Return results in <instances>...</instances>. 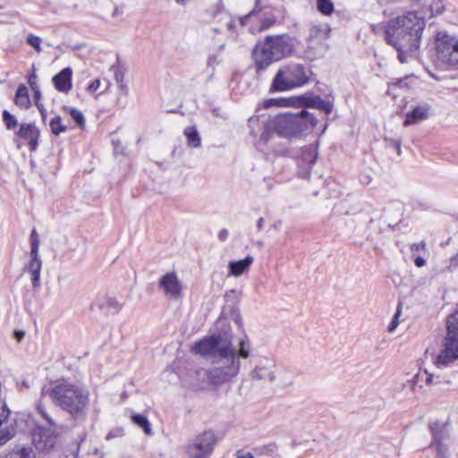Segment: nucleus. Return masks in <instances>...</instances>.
<instances>
[{"label":"nucleus","instance_id":"f257e3e1","mask_svg":"<svg viewBox=\"0 0 458 458\" xmlns=\"http://www.w3.org/2000/svg\"><path fill=\"white\" fill-rule=\"evenodd\" d=\"M250 349L247 337L239 341L238 349L230 339L220 335L203 338L194 344L192 351L208 357L211 367L197 370V379L216 387L232 382L240 372V359H248Z\"/></svg>","mask_w":458,"mask_h":458},{"label":"nucleus","instance_id":"f03ea898","mask_svg":"<svg viewBox=\"0 0 458 458\" xmlns=\"http://www.w3.org/2000/svg\"><path fill=\"white\" fill-rule=\"evenodd\" d=\"M424 29V18L411 11L387 22L385 38L387 44L397 51L401 63H406L408 56L419 49Z\"/></svg>","mask_w":458,"mask_h":458},{"label":"nucleus","instance_id":"7ed1b4c3","mask_svg":"<svg viewBox=\"0 0 458 458\" xmlns=\"http://www.w3.org/2000/svg\"><path fill=\"white\" fill-rule=\"evenodd\" d=\"M42 394L48 395L53 403L67 412L75 421H84L89 404V391L80 384L61 379L42 389Z\"/></svg>","mask_w":458,"mask_h":458},{"label":"nucleus","instance_id":"20e7f679","mask_svg":"<svg viewBox=\"0 0 458 458\" xmlns=\"http://www.w3.org/2000/svg\"><path fill=\"white\" fill-rule=\"evenodd\" d=\"M294 49V38L287 34L267 36L252 51L257 72L264 71L274 62L291 55Z\"/></svg>","mask_w":458,"mask_h":458},{"label":"nucleus","instance_id":"39448f33","mask_svg":"<svg viewBox=\"0 0 458 458\" xmlns=\"http://www.w3.org/2000/svg\"><path fill=\"white\" fill-rule=\"evenodd\" d=\"M317 123L312 114L306 110L299 113H283L276 115L272 122L274 131L286 139L297 137L301 133L311 131Z\"/></svg>","mask_w":458,"mask_h":458},{"label":"nucleus","instance_id":"423d86ee","mask_svg":"<svg viewBox=\"0 0 458 458\" xmlns=\"http://www.w3.org/2000/svg\"><path fill=\"white\" fill-rule=\"evenodd\" d=\"M310 72L298 63H289L280 67L270 86V92L286 91L301 87L310 81Z\"/></svg>","mask_w":458,"mask_h":458},{"label":"nucleus","instance_id":"0eeeda50","mask_svg":"<svg viewBox=\"0 0 458 458\" xmlns=\"http://www.w3.org/2000/svg\"><path fill=\"white\" fill-rule=\"evenodd\" d=\"M436 55L434 62L437 66L445 70L458 68V38L445 30L438 31L435 38Z\"/></svg>","mask_w":458,"mask_h":458},{"label":"nucleus","instance_id":"6e6552de","mask_svg":"<svg viewBox=\"0 0 458 458\" xmlns=\"http://www.w3.org/2000/svg\"><path fill=\"white\" fill-rule=\"evenodd\" d=\"M447 335L444 349L437 356L435 364L446 367L458 359V310L447 318Z\"/></svg>","mask_w":458,"mask_h":458},{"label":"nucleus","instance_id":"1a4fd4ad","mask_svg":"<svg viewBox=\"0 0 458 458\" xmlns=\"http://www.w3.org/2000/svg\"><path fill=\"white\" fill-rule=\"evenodd\" d=\"M216 441L214 431L205 430L189 440L185 446V453L189 458H209Z\"/></svg>","mask_w":458,"mask_h":458},{"label":"nucleus","instance_id":"9d476101","mask_svg":"<svg viewBox=\"0 0 458 458\" xmlns=\"http://www.w3.org/2000/svg\"><path fill=\"white\" fill-rule=\"evenodd\" d=\"M276 363L274 359L267 356H259L255 360L253 368L249 373V377L253 381H264L269 384L276 382Z\"/></svg>","mask_w":458,"mask_h":458},{"label":"nucleus","instance_id":"9b49d317","mask_svg":"<svg viewBox=\"0 0 458 458\" xmlns=\"http://www.w3.org/2000/svg\"><path fill=\"white\" fill-rule=\"evenodd\" d=\"M318 157V152L314 146L309 145L301 148L297 156L298 175L307 179L310 175L311 168Z\"/></svg>","mask_w":458,"mask_h":458},{"label":"nucleus","instance_id":"f8f14e48","mask_svg":"<svg viewBox=\"0 0 458 458\" xmlns=\"http://www.w3.org/2000/svg\"><path fill=\"white\" fill-rule=\"evenodd\" d=\"M330 28L327 24L314 25L310 28L308 38V51L316 55L319 48H323V42L329 37Z\"/></svg>","mask_w":458,"mask_h":458},{"label":"nucleus","instance_id":"ddd939ff","mask_svg":"<svg viewBox=\"0 0 458 458\" xmlns=\"http://www.w3.org/2000/svg\"><path fill=\"white\" fill-rule=\"evenodd\" d=\"M165 296L177 300L182 296V285L175 272H169L164 275L158 283Z\"/></svg>","mask_w":458,"mask_h":458},{"label":"nucleus","instance_id":"4468645a","mask_svg":"<svg viewBox=\"0 0 458 458\" xmlns=\"http://www.w3.org/2000/svg\"><path fill=\"white\" fill-rule=\"evenodd\" d=\"M432 106L428 102H420L412 107V109L406 114L405 120L403 121L404 126L416 124L421 121L428 119L431 114Z\"/></svg>","mask_w":458,"mask_h":458},{"label":"nucleus","instance_id":"2eb2a0df","mask_svg":"<svg viewBox=\"0 0 458 458\" xmlns=\"http://www.w3.org/2000/svg\"><path fill=\"white\" fill-rule=\"evenodd\" d=\"M318 96H302L299 98L297 100L293 98H278V99H269L266 103V106L268 107L272 104L280 106H288L295 105V102H298V105L306 106V107H313L316 108L317 103L318 101Z\"/></svg>","mask_w":458,"mask_h":458},{"label":"nucleus","instance_id":"dca6fc26","mask_svg":"<svg viewBox=\"0 0 458 458\" xmlns=\"http://www.w3.org/2000/svg\"><path fill=\"white\" fill-rule=\"evenodd\" d=\"M17 135L28 142L31 151L37 149L40 131L34 123H21Z\"/></svg>","mask_w":458,"mask_h":458},{"label":"nucleus","instance_id":"f3484780","mask_svg":"<svg viewBox=\"0 0 458 458\" xmlns=\"http://www.w3.org/2000/svg\"><path fill=\"white\" fill-rule=\"evenodd\" d=\"M42 260L38 252L30 253V261L26 264L25 269L31 275V284L34 288L40 286V272Z\"/></svg>","mask_w":458,"mask_h":458},{"label":"nucleus","instance_id":"a211bd4d","mask_svg":"<svg viewBox=\"0 0 458 458\" xmlns=\"http://www.w3.org/2000/svg\"><path fill=\"white\" fill-rule=\"evenodd\" d=\"M72 69L66 67L53 77L54 85L58 91L67 93L72 89Z\"/></svg>","mask_w":458,"mask_h":458},{"label":"nucleus","instance_id":"6ab92c4d","mask_svg":"<svg viewBox=\"0 0 458 458\" xmlns=\"http://www.w3.org/2000/svg\"><path fill=\"white\" fill-rule=\"evenodd\" d=\"M252 263L253 258L250 255H248L247 257H245V259L241 260L230 261L228 266L230 274L234 276H240L249 270Z\"/></svg>","mask_w":458,"mask_h":458},{"label":"nucleus","instance_id":"aec40b11","mask_svg":"<svg viewBox=\"0 0 458 458\" xmlns=\"http://www.w3.org/2000/svg\"><path fill=\"white\" fill-rule=\"evenodd\" d=\"M277 377L276 382L274 383L276 387L286 390L293 386L294 383V374L293 372L287 369H281L278 371L276 369Z\"/></svg>","mask_w":458,"mask_h":458},{"label":"nucleus","instance_id":"412c9836","mask_svg":"<svg viewBox=\"0 0 458 458\" xmlns=\"http://www.w3.org/2000/svg\"><path fill=\"white\" fill-rule=\"evenodd\" d=\"M187 145L191 148H199L201 145V138L195 126H188L184 129Z\"/></svg>","mask_w":458,"mask_h":458},{"label":"nucleus","instance_id":"4be33fe9","mask_svg":"<svg viewBox=\"0 0 458 458\" xmlns=\"http://www.w3.org/2000/svg\"><path fill=\"white\" fill-rule=\"evenodd\" d=\"M428 9L432 14H439L444 11L443 0H411Z\"/></svg>","mask_w":458,"mask_h":458},{"label":"nucleus","instance_id":"5701e85b","mask_svg":"<svg viewBox=\"0 0 458 458\" xmlns=\"http://www.w3.org/2000/svg\"><path fill=\"white\" fill-rule=\"evenodd\" d=\"M15 104L21 108H28L30 105V100L28 89L24 85H20L16 90Z\"/></svg>","mask_w":458,"mask_h":458},{"label":"nucleus","instance_id":"b1692460","mask_svg":"<svg viewBox=\"0 0 458 458\" xmlns=\"http://www.w3.org/2000/svg\"><path fill=\"white\" fill-rule=\"evenodd\" d=\"M131 421L139 428H140L146 435H152L151 425L147 417L141 414H133L131 416Z\"/></svg>","mask_w":458,"mask_h":458},{"label":"nucleus","instance_id":"393cba45","mask_svg":"<svg viewBox=\"0 0 458 458\" xmlns=\"http://www.w3.org/2000/svg\"><path fill=\"white\" fill-rule=\"evenodd\" d=\"M36 437H37L34 436L33 442L35 443L36 448L38 449L39 451L48 452L50 449L53 448V446L55 445V437H50V436H46L45 442L42 441L43 435L40 434L38 436L39 440H37Z\"/></svg>","mask_w":458,"mask_h":458},{"label":"nucleus","instance_id":"a878e982","mask_svg":"<svg viewBox=\"0 0 458 458\" xmlns=\"http://www.w3.org/2000/svg\"><path fill=\"white\" fill-rule=\"evenodd\" d=\"M438 427L439 425L437 422L429 424V429L433 436V440L430 444V446H435L437 450L439 445H443L442 440L444 438V434L442 430L438 429Z\"/></svg>","mask_w":458,"mask_h":458},{"label":"nucleus","instance_id":"bb28decb","mask_svg":"<svg viewBox=\"0 0 458 458\" xmlns=\"http://www.w3.org/2000/svg\"><path fill=\"white\" fill-rule=\"evenodd\" d=\"M4 458H34L30 448H18L7 453Z\"/></svg>","mask_w":458,"mask_h":458},{"label":"nucleus","instance_id":"cd10ccee","mask_svg":"<svg viewBox=\"0 0 458 458\" xmlns=\"http://www.w3.org/2000/svg\"><path fill=\"white\" fill-rule=\"evenodd\" d=\"M317 9L323 15L329 16L335 11V5L331 0H317Z\"/></svg>","mask_w":458,"mask_h":458},{"label":"nucleus","instance_id":"c85d7f7f","mask_svg":"<svg viewBox=\"0 0 458 458\" xmlns=\"http://www.w3.org/2000/svg\"><path fill=\"white\" fill-rule=\"evenodd\" d=\"M49 127L51 132L55 135H59L60 133L64 132L67 129L66 125L63 123L62 118L59 115H55L51 119Z\"/></svg>","mask_w":458,"mask_h":458},{"label":"nucleus","instance_id":"c756f323","mask_svg":"<svg viewBox=\"0 0 458 458\" xmlns=\"http://www.w3.org/2000/svg\"><path fill=\"white\" fill-rule=\"evenodd\" d=\"M277 447L275 443H270L265 445L258 446L253 448V454L257 456L262 455H271L275 452H276Z\"/></svg>","mask_w":458,"mask_h":458},{"label":"nucleus","instance_id":"7c9ffc66","mask_svg":"<svg viewBox=\"0 0 458 458\" xmlns=\"http://www.w3.org/2000/svg\"><path fill=\"white\" fill-rule=\"evenodd\" d=\"M65 110L80 128H83L85 126V118L80 110L74 107H67Z\"/></svg>","mask_w":458,"mask_h":458},{"label":"nucleus","instance_id":"2f4dec72","mask_svg":"<svg viewBox=\"0 0 458 458\" xmlns=\"http://www.w3.org/2000/svg\"><path fill=\"white\" fill-rule=\"evenodd\" d=\"M2 117H3L4 123L8 130H13L17 126V124H18L17 119L7 110L3 111Z\"/></svg>","mask_w":458,"mask_h":458},{"label":"nucleus","instance_id":"473e14b6","mask_svg":"<svg viewBox=\"0 0 458 458\" xmlns=\"http://www.w3.org/2000/svg\"><path fill=\"white\" fill-rule=\"evenodd\" d=\"M30 241V252H38L40 241H39L38 232L35 228H33L31 230Z\"/></svg>","mask_w":458,"mask_h":458},{"label":"nucleus","instance_id":"72a5a7b5","mask_svg":"<svg viewBox=\"0 0 458 458\" xmlns=\"http://www.w3.org/2000/svg\"><path fill=\"white\" fill-rule=\"evenodd\" d=\"M402 313V304L399 303L398 306H397V309H396V311L394 313V318H392V321L390 322V324L388 325V331L389 332H394L396 327H398L399 325V317Z\"/></svg>","mask_w":458,"mask_h":458},{"label":"nucleus","instance_id":"f704fd0d","mask_svg":"<svg viewBox=\"0 0 458 458\" xmlns=\"http://www.w3.org/2000/svg\"><path fill=\"white\" fill-rule=\"evenodd\" d=\"M27 43L31 46L38 53L41 52V38L39 37L30 34L27 38Z\"/></svg>","mask_w":458,"mask_h":458},{"label":"nucleus","instance_id":"c9c22d12","mask_svg":"<svg viewBox=\"0 0 458 458\" xmlns=\"http://www.w3.org/2000/svg\"><path fill=\"white\" fill-rule=\"evenodd\" d=\"M316 108L329 114L333 110V105L329 101L323 100L319 98Z\"/></svg>","mask_w":458,"mask_h":458},{"label":"nucleus","instance_id":"e433bc0d","mask_svg":"<svg viewBox=\"0 0 458 458\" xmlns=\"http://www.w3.org/2000/svg\"><path fill=\"white\" fill-rule=\"evenodd\" d=\"M264 9V7L261 5V0H255V5L253 10L247 15L241 18L240 21L242 25L245 24V21L249 19L250 16L253 15L256 13H259Z\"/></svg>","mask_w":458,"mask_h":458},{"label":"nucleus","instance_id":"4c0bfd02","mask_svg":"<svg viewBox=\"0 0 458 458\" xmlns=\"http://www.w3.org/2000/svg\"><path fill=\"white\" fill-rule=\"evenodd\" d=\"M111 69L114 72V77L117 83L123 82L124 80V72L120 66L113 65Z\"/></svg>","mask_w":458,"mask_h":458},{"label":"nucleus","instance_id":"58836bf2","mask_svg":"<svg viewBox=\"0 0 458 458\" xmlns=\"http://www.w3.org/2000/svg\"><path fill=\"white\" fill-rule=\"evenodd\" d=\"M425 377V382L427 384H431L432 380H433V375L432 374H428L427 372V370H425L423 373H418L415 375L414 377V380H415V383L419 382L420 380H423Z\"/></svg>","mask_w":458,"mask_h":458},{"label":"nucleus","instance_id":"ea45409f","mask_svg":"<svg viewBox=\"0 0 458 458\" xmlns=\"http://www.w3.org/2000/svg\"><path fill=\"white\" fill-rule=\"evenodd\" d=\"M275 23H276V18L275 17H267V18H265V19H263L261 21L260 30H267L268 28H270Z\"/></svg>","mask_w":458,"mask_h":458},{"label":"nucleus","instance_id":"a19ab883","mask_svg":"<svg viewBox=\"0 0 458 458\" xmlns=\"http://www.w3.org/2000/svg\"><path fill=\"white\" fill-rule=\"evenodd\" d=\"M437 458H448L447 449L444 445H439L437 450Z\"/></svg>","mask_w":458,"mask_h":458},{"label":"nucleus","instance_id":"79ce46f5","mask_svg":"<svg viewBox=\"0 0 458 458\" xmlns=\"http://www.w3.org/2000/svg\"><path fill=\"white\" fill-rule=\"evenodd\" d=\"M100 81L98 79L94 80L87 88L89 93H94L99 89Z\"/></svg>","mask_w":458,"mask_h":458},{"label":"nucleus","instance_id":"37998d69","mask_svg":"<svg viewBox=\"0 0 458 458\" xmlns=\"http://www.w3.org/2000/svg\"><path fill=\"white\" fill-rule=\"evenodd\" d=\"M117 85L120 94L123 97H127L129 94L128 86L124 82L117 83Z\"/></svg>","mask_w":458,"mask_h":458},{"label":"nucleus","instance_id":"c03bdc74","mask_svg":"<svg viewBox=\"0 0 458 458\" xmlns=\"http://www.w3.org/2000/svg\"><path fill=\"white\" fill-rule=\"evenodd\" d=\"M236 458H255V456L253 453L240 450L236 452Z\"/></svg>","mask_w":458,"mask_h":458},{"label":"nucleus","instance_id":"a18cd8bd","mask_svg":"<svg viewBox=\"0 0 458 458\" xmlns=\"http://www.w3.org/2000/svg\"><path fill=\"white\" fill-rule=\"evenodd\" d=\"M29 84L32 90H36L38 88L37 84V76L34 73L29 77Z\"/></svg>","mask_w":458,"mask_h":458},{"label":"nucleus","instance_id":"49530a36","mask_svg":"<svg viewBox=\"0 0 458 458\" xmlns=\"http://www.w3.org/2000/svg\"><path fill=\"white\" fill-rule=\"evenodd\" d=\"M36 106L41 114L42 120L45 122L47 118V111L44 108L43 104H41L39 101H36Z\"/></svg>","mask_w":458,"mask_h":458},{"label":"nucleus","instance_id":"de8ad7c7","mask_svg":"<svg viewBox=\"0 0 458 458\" xmlns=\"http://www.w3.org/2000/svg\"><path fill=\"white\" fill-rule=\"evenodd\" d=\"M217 64H218V60L215 55H211L208 56V61H207L208 66L214 67Z\"/></svg>","mask_w":458,"mask_h":458},{"label":"nucleus","instance_id":"09e8293b","mask_svg":"<svg viewBox=\"0 0 458 458\" xmlns=\"http://www.w3.org/2000/svg\"><path fill=\"white\" fill-rule=\"evenodd\" d=\"M386 140H388V139H385ZM391 144L396 148L397 153H401V140H389Z\"/></svg>","mask_w":458,"mask_h":458},{"label":"nucleus","instance_id":"8fccbe9b","mask_svg":"<svg viewBox=\"0 0 458 458\" xmlns=\"http://www.w3.org/2000/svg\"><path fill=\"white\" fill-rule=\"evenodd\" d=\"M218 239L221 241V242H225L226 241L227 237H228V231L226 229H221L218 233V235H217Z\"/></svg>","mask_w":458,"mask_h":458},{"label":"nucleus","instance_id":"3c124183","mask_svg":"<svg viewBox=\"0 0 458 458\" xmlns=\"http://www.w3.org/2000/svg\"><path fill=\"white\" fill-rule=\"evenodd\" d=\"M425 246H426V243H425V242H423V241H422V242H419V243H413V244L411 246V250L412 251H414V250H423V249H425Z\"/></svg>","mask_w":458,"mask_h":458},{"label":"nucleus","instance_id":"603ef678","mask_svg":"<svg viewBox=\"0 0 458 458\" xmlns=\"http://www.w3.org/2000/svg\"><path fill=\"white\" fill-rule=\"evenodd\" d=\"M13 437V433L6 432L5 434H2L0 436V445H4L6 441H8Z\"/></svg>","mask_w":458,"mask_h":458},{"label":"nucleus","instance_id":"864d4df0","mask_svg":"<svg viewBox=\"0 0 458 458\" xmlns=\"http://www.w3.org/2000/svg\"><path fill=\"white\" fill-rule=\"evenodd\" d=\"M107 303H108V306L114 308L115 310H120V305L119 303L116 301V300L113 299V298H109L107 300Z\"/></svg>","mask_w":458,"mask_h":458},{"label":"nucleus","instance_id":"5fc2aeb1","mask_svg":"<svg viewBox=\"0 0 458 458\" xmlns=\"http://www.w3.org/2000/svg\"><path fill=\"white\" fill-rule=\"evenodd\" d=\"M386 25H382V24H377V25H373L372 26V30L376 33V34H378L381 30L385 33V29H386Z\"/></svg>","mask_w":458,"mask_h":458},{"label":"nucleus","instance_id":"6e6d98bb","mask_svg":"<svg viewBox=\"0 0 458 458\" xmlns=\"http://www.w3.org/2000/svg\"><path fill=\"white\" fill-rule=\"evenodd\" d=\"M9 413V410H3L2 413L0 414V428L2 427L4 421L7 419Z\"/></svg>","mask_w":458,"mask_h":458},{"label":"nucleus","instance_id":"4d7b16f0","mask_svg":"<svg viewBox=\"0 0 458 458\" xmlns=\"http://www.w3.org/2000/svg\"><path fill=\"white\" fill-rule=\"evenodd\" d=\"M414 263L418 267H421L426 264V260L423 258L418 256L414 259Z\"/></svg>","mask_w":458,"mask_h":458},{"label":"nucleus","instance_id":"13d9d810","mask_svg":"<svg viewBox=\"0 0 458 458\" xmlns=\"http://www.w3.org/2000/svg\"><path fill=\"white\" fill-rule=\"evenodd\" d=\"M24 331L21 330H16L14 331V337L18 342H21L24 337Z\"/></svg>","mask_w":458,"mask_h":458},{"label":"nucleus","instance_id":"bf43d9fd","mask_svg":"<svg viewBox=\"0 0 458 458\" xmlns=\"http://www.w3.org/2000/svg\"><path fill=\"white\" fill-rule=\"evenodd\" d=\"M42 417H43V418L47 421V423H48L50 426H52V427L55 428V426H56L55 422V421L53 420V419H52V418L47 414V413H45V414H43V415H42Z\"/></svg>","mask_w":458,"mask_h":458},{"label":"nucleus","instance_id":"052dcab7","mask_svg":"<svg viewBox=\"0 0 458 458\" xmlns=\"http://www.w3.org/2000/svg\"><path fill=\"white\" fill-rule=\"evenodd\" d=\"M42 417H43V418L47 421V423H48L50 426H52V427L55 428V426H56L55 422V421L53 420V419H52V418L47 414V413H45V414H43V415H42Z\"/></svg>","mask_w":458,"mask_h":458},{"label":"nucleus","instance_id":"680f3d73","mask_svg":"<svg viewBox=\"0 0 458 458\" xmlns=\"http://www.w3.org/2000/svg\"><path fill=\"white\" fill-rule=\"evenodd\" d=\"M264 218L263 217H259L258 222H257V228L258 230H262L263 226H264Z\"/></svg>","mask_w":458,"mask_h":458},{"label":"nucleus","instance_id":"e2e57ef3","mask_svg":"<svg viewBox=\"0 0 458 458\" xmlns=\"http://www.w3.org/2000/svg\"><path fill=\"white\" fill-rule=\"evenodd\" d=\"M38 411L41 415L47 413L46 408L41 404H38Z\"/></svg>","mask_w":458,"mask_h":458},{"label":"nucleus","instance_id":"0e129e2a","mask_svg":"<svg viewBox=\"0 0 458 458\" xmlns=\"http://www.w3.org/2000/svg\"><path fill=\"white\" fill-rule=\"evenodd\" d=\"M177 4L185 5L187 4L191 0H174Z\"/></svg>","mask_w":458,"mask_h":458},{"label":"nucleus","instance_id":"69168bd1","mask_svg":"<svg viewBox=\"0 0 458 458\" xmlns=\"http://www.w3.org/2000/svg\"><path fill=\"white\" fill-rule=\"evenodd\" d=\"M33 91L35 93L36 101H38V99L40 98V92L38 90V88L36 90H33Z\"/></svg>","mask_w":458,"mask_h":458},{"label":"nucleus","instance_id":"338daca9","mask_svg":"<svg viewBox=\"0 0 458 458\" xmlns=\"http://www.w3.org/2000/svg\"><path fill=\"white\" fill-rule=\"evenodd\" d=\"M114 436L112 434V432H109L106 437V440H110L111 438H113Z\"/></svg>","mask_w":458,"mask_h":458},{"label":"nucleus","instance_id":"774afa93","mask_svg":"<svg viewBox=\"0 0 458 458\" xmlns=\"http://www.w3.org/2000/svg\"><path fill=\"white\" fill-rule=\"evenodd\" d=\"M227 26H228V29H229V30L233 29V21H231L227 24Z\"/></svg>","mask_w":458,"mask_h":458}]
</instances>
